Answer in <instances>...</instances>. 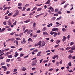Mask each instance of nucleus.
<instances>
[{"label":"nucleus","instance_id":"obj_1","mask_svg":"<svg viewBox=\"0 0 75 75\" xmlns=\"http://www.w3.org/2000/svg\"><path fill=\"white\" fill-rule=\"evenodd\" d=\"M41 43H42L41 41H39L38 43V44H35V47H36L37 46H38V45H41Z\"/></svg>","mask_w":75,"mask_h":75},{"label":"nucleus","instance_id":"obj_2","mask_svg":"<svg viewBox=\"0 0 75 75\" xmlns=\"http://www.w3.org/2000/svg\"><path fill=\"white\" fill-rule=\"evenodd\" d=\"M1 67L2 68H3V69H4V71H7V68L6 67V66H1Z\"/></svg>","mask_w":75,"mask_h":75},{"label":"nucleus","instance_id":"obj_3","mask_svg":"<svg viewBox=\"0 0 75 75\" xmlns=\"http://www.w3.org/2000/svg\"><path fill=\"white\" fill-rule=\"evenodd\" d=\"M32 64L31 65L32 66H36V65H37V63H36L34 62V61L32 62Z\"/></svg>","mask_w":75,"mask_h":75},{"label":"nucleus","instance_id":"obj_4","mask_svg":"<svg viewBox=\"0 0 75 75\" xmlns=\"http://www.w3.org/2000/svg\"><path fill=\"white\" fill-rule=\"evenodd\" d=\"M19 13V12H16L14 14V15L12 16L13 17H16V16H17Z\"/></svg>","mask_w":75,"mask_h":75},{"label":"nucleus","instance_id":"obj_5","mask_svg":"<svg viewBox=\"0 0 75 75\" xmlns=\"http://www.w3.org/2000/svg\"><path fill=\"white\" fill-rule=\"evenodd\" d=\"M43 35H49V34L48 33H47L46 31H45L44 32H43Z\"/></svg>","mask_w":75,"mask_h":75},{"label":"nucleus","instance_id":"obj_6","mask_svg":"<svg viewBox=\"0 0 75 75\" xmlns=\"http://www.w3.org/2000/svg\"><path fill=\"white\" fill-rule=\"evenodd\" d=\"M8 23L9 25H11L12 24V23L11 22L10 20H8Z\"/></svg>","mask_w":75,"mask_h":75},{"label":"nucleus","instance_id":"obj_7","mask_svg":"<svg viewBox=\"0 0 75 75\" xmlns=\"http://www.w3.org/2000/svg\"><path fill=\"white\" fill-rule=\"evenodd\" d=\"M44 14V13H41V14H40L39 15H37L35 16V17L36 18H38V17H40V16H41L42 15H43Z\"/></svg>","mask_w":75,"mask_h":75},{"label":"nucleus","instance_id":"obj_8","mask_svg":"<svg viewBox=\"0 0 75 75\" xmlns=\"http://www.w3.org/2000/svg\"><path fill=\"white\" fill-rule=\"evenodd\" d=\"M57 30H58V28H53L52 29L53 31H57Z\"/></svg>","mask_w":75,"mask_h":75},{"label":"nucleus","instance_id":"obj_9","mask_svg":"<svg viewBox=\"0 0 75 75\" xmlns=\"http://www.w3.org/2000/svg\"><path fill=\"white\" fill-rule=\"evenodd\" d=\"M66 41V37L65 36H63V38L62 39V41L64 42V41Z\"/></svg>","mask_w":75,"mask_h":75},{"label":"nucleus","instance_id":"obj_10","mask_svg":"<svg viewBox=\"0 0 75 75\" xmlns=\"http://www.w3.org/2000/svg\"><path fill=\"white\" fill-rule=\"evenodd\" d=\"M21 69H22V71H26V70H27V69L25 68L24 67H22Z\"/></svg>","mask_w":75,"mask_h":75},{"label":"nucleus","instance_id":"obj_11","mask_svg":"<svg viewBox=\"0 0 75 75\" xmlns=\"http://www.w3.org/2000/svg\"><path fill=\"white\" fill-rule=\"evenodd\" d=\"M41 53H42V52H41V51H39L38 54H37V56L38 57V56H40V54H41Z\"/></svg>","mask_w":75,"mask_h":75},{"label":"nucleus","instance_id":"obj_12","mask_svg":"<svg viewBox=\"0 0 75 75\" xmlns=\"http://www.w3.org/2000/svg\"><path fill=\"white\" fill-rule=\"evenodd\" d=\"M50 3V0H48L45 4H49Z\"/></svg>","mask_w":75,"mask_h":75},{"label":"nucleus","instance_id":"obj_13","mask_svg":"<svg viewBox=\"0 0 75 75\" xmlns=\"http://www.w3.org/2000/svg\"><path fill=\"white\" fill-rule=\"evenodd\" d=\"M48 25H47V26L48 27H50V26H52V23H51L50 24H48Z\"/></svg>","mask_w":75,"mask_h":75},{"label":"nucleus","instance_id":"obj_14","mask_svg":"<svg viewBox=\"0 0 75 75\" xmlns=\"http://www.w3.org/2000/svg\"><path fill=\"white\" fill-rule=\"evenodd\" d=\"M14 43H16V44L17 45H18V41H17L16 40L14 41Z\"/></svg>","mask_w":75,"mask_h":75},{"label":"nucleus","instance_id":"obj_15","mask_svg":"<svg viewBox=\"0 0 75 75\" xmlns=\"http://www.w3.org/2000/svg\"><path fill=\"white\" fill-rule=\"evenodd\" d=\"M56 19V17H53L52 18V21H55V20Z\"/></svg>","mask_w":75,"mask_h":75},{"label":"nucleus","instance_id":"obj_16","mask_svg":"<svg viewBox=\"0 0 75 75\" xmlns=\"http://www.w3.org/2000/svg\"><path fill=\"white\" fill-rule=\"evenodd\" d=\"M60 42H61V40H58L56 41V43L57 44H59Z\"/></svg>","mask_w":75,"mask_h":75},{"label":"nucleus","instance_id":"obj_17","mask_svg":"<svg viewBox=\"0 0 75 75\" xmlns=\"http://www.w3.org/2000/svg\"><path fill=\"white\" fill-rule=\"evenodd\" d=\"M7 57L9 58H13V56L11 55H8Z\"/></svg>","mask_w":75,"mask_h":75},{"label":"nucleus","instance_id":"obj_18","mask_svg":"<svg viewBox=\"0 0 75 75\" xmlns=\"http://www.w3.org/2000/svg\"><path fill=\"white\" fill-rule=\"evenodd\" d=\"M71 49L72 50H75V47L74 45L72 46V47H71Z\"/></svg>","mask_w":75,"mask_h":75},{"label":"nucleus","instance_id":"obj_19","mask_svg":"<svg viewBox=\"0 0 75 75\" xmlns=\"http://www.w3.org/2000/svg\"><path fill=\"white\" fill-rule=\"evenodd\" d=\"M30 19H29L26 20V21H24L25 23H28V22H30Z\"/></svg>","mask_w":75,"mask_h":75},{"label":"nucleus","instance_id":"obj_20","mask_svg":"<svg viewBox=\"0 0 75 75\" xmlns=\"http://www.w3.org/2000/svg\"><path fill=\"white\" fill-rule=\"evenodd\" d=\"M62 31L63 32H65V31H66V29L64 28H63L62 29Z\"/></svg>","mask_w":75,"mask_h":75},{"label":"nucleus","instance_id":"obj_21","mask_svg":"<svg viewBox=\"0 0 75 75\" xmlns=\"http://www.w3.org/2000/svg\"><path fill=\"white\" fill-rule=\"evenodd\" d=\"M54 34L53 36L54 37H55L57 36V32H54Z\"/></svg>","mask_w":75,"mask_h":75},{"label":"nucleus","instance_id":"obj_22","mask_svg":"<svg viewBox=\"0 0 75 75\" xmlns=\"http://www.w3.org/2000/svg\"><path fill=\"white\" fill-rule=\"evenodd\" d=\"M37 7L35 6L33 8L32 10V11H33V10H37Z\"/></svg>","mask_w":75,"mask_h":75},{"label":"nucleus","instance_id":"obj_23","mask_svg":"<svg viewBox=\"0 0 75 75\" xmlns=\"http://www.w3.org/2000/svg\"><path fill=\"white\" fill-rule=\"evenodd\" d=\"M72 55H69L68 58L69 59H71V58H72Z\"/></svg>","mask_w":75,"mask_h":75},{"label":"nucleus","instance_id":"obj_24","mask_svg":"<svg viewBox=\"0 0 75 75\" xmlns=\"http://www.w3.org/2000/svg\"><path fill=\"white\" fill-rule=\"evenodd\" d=\"M31 31H32V30H28V32H27V33H28V34H30V33H31Z\"/></svg>","mask_w":75,"mask_h":75},{"label":"nucleus","instance_id":"obj_25","mask_svg":"<svg viewBox=\"0 0 75 75\" xmlns=\"http://www.w3.org/2000/svg\"><path fill=\"white\" fill-rule=\"evenodd\" d=\"M38 49H36L34 50H33V52H38Z\"/></svg>","mask_w":75,"mask_h":75},{"label":"nucleus","instance_id":"obj_26","mask_svg":"<svg viewBox=\"0 0 75 75\" xmlns=\"http://www.w3.org/2000/svg\"><path fill=\"white\" fill-rule=\"evenodd\" d=\"M3 24L4 25H7V22H6V21H4L3 23Z\"/></svg>","mask_w":75,"mask_h":75},{"label":"nucleus","instance_id":"obj_27","mask_svg":"<svg viewBox=\"0 0 75 75\" xmlns=\"http://www.w3.org/2000/svg\"><path fill=\"white\" fill-rule=\"evenodd\" d=\"M7 9H8V7H5L4 9H3V10L4 11H5V10H7Z\"/></svg>","mask_w":75,"mask_h":75},{"label":"nucleus","instance_id":"obj_28","mask_svg":"<svg viewBox=\"0 0 75 75\" xmlns=\"http://www.w3.org/2000/svg\"><path fill=\"white\" fill-rule=\"evenodd\" d=\"M28 41H31V42H33L32 39L31 38H29L28 39Z\"/></svg>","mask_w":75,"mask_h":75},{"label":"nucleus","instance_id":"obj_29","mask_svg":"<svg viewBox=\"0 0 75 75\" xmlns=\"http://www.w3.org/2000/svg\"><path fill=\"white\" fill-rule=\"evenodd\" d=\"M18 6H22V3H18Z\"/></svg>","mask_w":75,"mask_h":75},{"label":"nucleus","instance_id":"obj_30","mask_svg":"<svg viewBox=\"0 0 75 75\" xmlns=\"http://www.w3.org/2000/svg\"><path fill=\"white\" fill-rule=\"evenodd\" d=\"M36 25V23H35V22H34L33 23V27H35Z\"/></svg>","mask_w":75,"mask_h":75},{"label":"nucleus","instance_id":"obj_31","mask_svg":"<svg viewBox=\"0 0 75 75\" xmlns=\"http://www.w3.org/2000/svg\"><path fill=\"white\" fill-rule=\"evenodd\" d=\"M54 33H55V32H53L52 31H51L50 33V34L51 35H53V34H54Z\"/></svg>","mask_w":75,"mask_h":75},{"label":"nucleus","instance_id":"obj_32","mask_svg":"<svg viewBox=\"0 0 75 75\" xmlns=\"http://www.w3.org/2000/svg\"><path fill=\"white\" fill-rule=\"evenodd\" d=\"M9 18V17H8L7 16H5V20H8Z\"/></svg>","mask_w":75,"mask_h":75},{"label":"nucleus","instance_id":"obj_33","mask_svg":"<svg viewBox=\"0 0 75 75\" xmlns=\"http://www.w3.org/2000/svg\"><path fill=\"white\" fill-rule=\"evenodd\" d=\"M23 42H24V44L25 43H26V41H25V38H23Z\"/></svg>","mask_w":75,"mask_h":75},{"label":"nucleus","instance_id":"obj_34","mask_svg":"<svg viewBox=\"0 0 75 75\" xmlns=\"http://www.w3.org/2000/svg\"><path fill=\"white\" fill-rule=\"evenodd\" d=\"M5 30H6V28H3L1 30V33H2V32H3V31H4Z\"/></svg>","mask_w":75,"mask_h":75},{"label":"nucleus","instance_id":"obj_35","mask_svg":"<svg viewBox=\"0 0 75 75\" xmlns=\"http://www.w3.org/2000/svg\"><path fill=\"white\" fill-rule=\"evenodd\" d=\"M73 44H74V42H72L70 43V45H73Z\"/></svg>","mask_w":75,"mask_h":75},{"label":"nucleus","instance_id":"obj_36","mask_svg":"<svg viewBox=\"0 0 75 75\" xmlns=\"http://www.w3.org/2000/svg\"><path fill=\"white\" fill-rule=\"evenodd\" d=\"M61 18H62V17L61 16H60L59 18H57L56 20H59L61 19Z\"/></svg>","mask_w":75,"mask_h":75},{"label":"nucleus","instance_id":"obj_37","mask_svg":"<svg viewBox=\"0 0 75 75\" xmlns=\"http://www.w3.org/2000/svg\"><path fill=\"white\" fill-rule=\"evenodd\" d=\"M56 56L57 55L54 56L53 57H52V59H55L56 58Z\"/></svg>","mask_w":75,"mask_h":75},{"label":"nucleus","instance_id":"obj_38","mask_svg":"<svg viewBox=\"0 0 75 75\" xmlns=\"http://www.w3.org/2000/svg\"><path fill=\"white\" fill-rule=\"evenodd\" d=\"M45 45V43L44 42H43L42 43V46H43V47H44V46Z\"/></svg>","mask_w":75,"mask_h":75},{"label":"nucleus","instance_id":"obj_39","mask_svg":"<svg viewBox=\"0 0 75 75\" xmlns=\"http://www.w3.org/2000/svg\"><path fill=\"white\" fill-rule=\"evenodd\" d=\"M71 47H67L66 48L65 50H69V49H71Z\"/></svg>","mask_w":75,"mask_h":75},{"label":"nucleus","instance_id":"obj_40","mask_svg":"<svg viewBox=\"0 0 75 75\" xmlns=\"http://www.w3.org/2000/svg\"><path fill=\"white\" fill-rule=\"evenodd\" d=\"M10 59H7L6 60V62H10Z\"/></svg>","mask_w":75,"mask_h":75},{"label":"nucleus","instance_id":"obj_41","mask_svg":"<svg viewBox=\"0 0 75 75\" xmlns=\"http://www.w3.org/2000/svg\"><path fill=\"white\" fill-rule=\"evenodd\" d=\"M48 60H45L43 61V63H45V62H48Z\"/></svg>","mask_w":75,"mask_h":75},{"label":"nucleus","instance_id":"obj_42","mask_svg":"<svg viewBox=\"0 0 75 75\" xmlns=\"http://www.w3.org/2000/svg\"><path fill=\"white\" fill-rule=\"evenodd\" d=\"M68 52H70V53H73V52H74V51L72 50H70L68 51Z\"/></svg>","mask_w":75,"mask_h":75},{"label":"nucleus","instance_id":"obj_43","mask_svg":"<svg viewBox=\"0 0 75 75\" xmlns=\"http://www.w3.org/2000/svg\"><path fill=\"white\" fill-rule=\"evenodd\" d=\"M42 10V8H39L38 9L37 11H41Z\"/></svg>","mask_w":75,"mask_h":75},{"label":"nucleus","instance_id":"obj_44","mask_svg":"<svg viewBox=\"0 0 75 75\" xmlns=\"http://www.w3.org/2000/svg\"><path fill=\"white\" fill-rule=\"evenodd\" d=\"M4 51L6 52V51H8V50H9V48H7L6 49H4Z\"/></svg>","mask_w":75,"mask_h":75},{"label":"nucleus","instance_id":"obj_45","mask_svg":"<svg viewBox=\"0 0 75 75\" xmlns=\"http://www.w3.org/2000/svg\"><path fill=\"white\" fill-rule=\"evenodd\" d=\"M46 30V27H44L42 29V31H44Z\"/></svg>","mask_w":75,"mask_h":75},{"label":"nucleus","instance_id":"obj_46","mask_svg":"<svg viewBox=\"0 0 75 75\" xmlns=\"http://www.w3.org/2000/svg\"><path fill=\"white\" fill-rule=\"evenodd\" d=\"M4 64H5V62H2L1 64V65H4Z\"/></svg>","mask_w":75,"mask_h":75},{"label":"nucleus","instance_id":"obj_47","mask_svg":"<svg viewBox=\"0 0 75 75\" xmlns=\"http://www.w3.org/2000/svg\"><path fill=\"white\" fill-rule=\"evenodd\" d=\"M17 59L19 61H21V59H20V57H18L17 58Z\"/></svg>","mask_w":75,"mask_h":75},{"label":"nucleus","instance_id":"obj_48","mask_svg":"<svg viewBox=\"0 0 75 75\" xmlns=\"http://www.w3.org/2000/svg\"><path fill=\"white\" fill-rule=\"evenodd\" d=\"M58 14H62V12L61 11H59L57 13Z\"/></svg>","mask_w":75,"mask_h":75},{"label":"nucleus","instance_id":"obj_49","mask_svg":"<svg viewBox=\"0 0 75 75\" xmlns=\"http://www.w3.org/2000/svg\"><path fill=\"white\" fill-rule=\"evenodd\" d=\"M70 36H71V35H68L67 36V39H68V40H69V38H70Z\"/></svg>","mask_w":75,"mask_h":75},{"label":"nucleus","instance_id":"obj_50","mask_svg":"<svg viewBox=\"0 0 75 75\" xmlns=\"http://www.w3.org/2000/svg\"><path fill=\"white\" fill-rule=\"evenodd\" d=\"M56 64L57 66H58L59 65V62H57L56 63Z\"/></svg>","mask_w":75,"mask_h":75},{"label":"nucleus","instance_id":"obj_51","mask_svg":"<svg viewBox=\"0 0 75 75\" xmlns=\"http://www.w3.org/2000/svg\"><path fill=\"white\" fill-rule=\"evenodd\" d=\"M26 9V8L24 7L23 8L22 11H25V9Z\"/></svg>","mask_w":75,"mask_h":75},{"label":"nucleus","instance_id":"obj_52","mask_svg":"<svg viewBox=\"0 0 75 75\" xmlns=\"http://www.w3.org/2000/svg\"><path fill=\"white\" fill-rule=\"evenodd\" d=\"M59 63L60 64H62V60H61L59 62Z\"/></svg>","mask_w":75,"mask_h":75},{"label":"nucleus","instance_id":"obj_53","mask_svg":"<svg viewBox=\"0 0 75 75\" xmlns=\"http://www.w3.org/2000/svg\"><path fill=\"white\" fill-rule=\"evenodd\" d=\"M29 4H26L24 6L25 7H28V6H29Z\"/></svg>","mask_w":75,"mask_h":75},{"label":"nucleus","instance_id":"obj_54","mask_svg":"<svg viewBox=\"0 0 75 75\" xmlns=\"http://www.w3.org/2000/svg\"><path fill=\"white\" fill-rule=\"evenodd\" d=\"M51 10L52 12H54V8H52Z\"/></svg>","mask_w":75,"mask_h":75},{"label":"nucleus","instance_id":"obj_55","mask_svg":"<svg viewBox=\"0 0 75 75\" xmlns=\"http://www.w3.org/2000/svg\"><path fill=\"white\" fill-rule=\"evenodd\" d=\"M17 24V21H16L14 23H13V25H16Z\"/></svg>","mask_w":75,"mask_h":75},{"label":"nucleus","instance_id":"obj_56","mask_svg":"<svg viewBox=\"0 0 75 75\" xmlns=\"http://www.w3.org/2000/svg\"><path fill=\"white\" fill-rule=\"evenodd\" d=\"M10 47L11 48H16V47L14 46H11Z\"/></svg>","mask_w":75,"mask_h":75},{"label":"nucleus","instance_id":"obj_57","mask_svg":"<svg viewBox=\"0 0 75 75\" xmlns=\"http://www.w3.org/2000/svg\"><path fill=\"white\" fill-rule=\"evenodd\" d=\"M53 68H51L50 69H49V71H53Z\"/></svg>","mask_w":75,"mask_h":75},{"label":"nucleus","instance_id":"obj_58","mask_svg":"<svg viewBox=\"0 0 75 75\" xmlns=\"http://www.w3.org/2000/svg\"><path fill=\"white\" fill-rule=\"evenodd\" d=\"M14 40H15V39H14V38L11 39V41H13Z\"/></svg>","mask_w":75,"mask_h":75},{"label":"nucleus","instance_id":"obj_59","mask_svg":"<svg viewBox=\"0 0 75 75\" xmlns=\"http://www.w3.org/2000/svg\"><path fill=\"white\" fill-rule=\"evenodd\" d=\"M14 33H15V32L13 33H11L10 34V35H13L14 34Z\"/></svg>","mask_w":75,"mask_h":75},{"label":"nucleus","instance_id":"obj_60","mask_svg":"<svg viewBox=\"0 0 75 75\" xmlns=\"http://www.w3.org/2000/svg\"><path fill=\"white\" fill-rule=\"evenodd\" d=\"M24 56V54L21 53L20 55V57H23V56Z\"/></svg>","mask_w":75,"mask_h":75},{"label":"nucleus","instance_id":"obj_61","mask_svg":"<svg viewBox=\"0 0 75 75\" xmlns=\"http://www.w3.org/2000/svg\"><path fill=\"white\" fill-rule=\"evenodd\" d=\"M28 56H29V54H28V55L26 56H25L24 57V58H28Z\"/></svg>","mask_w":75,"mask_h":75},{"label":"nucleus","instance_id":"obj_62","mask_svg":"<svg viewBox=\"0 0 75 75\" xmlns=\"http://www.w3.org/2000/svg\"><path fill=\"white\" fill-rule=\"evenodd\" d=\"M13 14V13H11L8 14V16H11Z\"/></svg>","mask_w":75,"mask_h":75},{"label":"nucleus","instance_id":"obj_63","mask_svg":"<svg viewBox=\"0 0 75 75\" xmlns=\"http://www.w3.org/2000/svg\"><path fill=\"white\" fill-rule=\"evenodd\" d=\"M28 29H26L24 31V33H25L26 32H28Z\"/></svg>","mask_w":75,"mask_h":75},{"label":"nucleus","instance_id":"obj_64","mask_svg":"<svg viewBox=\"0 0 75 75\" xmlns=\"http://www.w3.org/2000/svg\"><path fill=\"white\" fill-rule=\"evenodd\" d=\"M56 11H58V9L57 8L55 10V12H56Z\"/></svg>","mask_w":75,"mask_h":75}]
</instances>
